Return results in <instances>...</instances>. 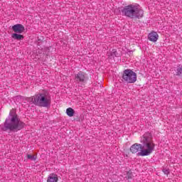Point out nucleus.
Returning <instances> with one entry per match:
<instances>
[{
  "label": "nucleus",
  "mask_w": 182,
  "mask_h": 182,
  "mask_svg": "<svg viewBox=\"0 0 182 182\" xmlns=\"http://www.w3.org/2000/svg\"><path fill=\"white\" fill-rule=\"evenodd\" d=\"M140 143H142L143 145L136 143L130 147V151L132 154L137 153V156L144 157L150 156L154 151V149H156V144H154L153 140V136L149 132L145 133L141 137Z\"/></svg>",
  "instance_id": "nucleus-1"
},
{
  "label": "nucleus",
  "mask_w": 182,
  "mask_h": 182,
  "mask_svg": "<svg viewBox=\"0 0 182 182\" xmlns=\"http://www.w3.org/2000/svg\"><path fill=\"white\" fill-rule=\"evenodd\" d=\"M25 127V123L22 122L14 109H11L9 112V117L6 119L4 122V127L3 130H21Z\"/></svg>",
  "instance_id": "nucleus-2"
},
{
  "label": "nucleus",
  "mask_w": 182,
  "mask_h": 182,
  "mask_svg": "<svg viewBox=\"0 0 182 182\" xmlns=\"http://www.w3.org/2000/svg\"><path fill=\"white\" fill-rule=\"evenodd\" d=\"M121 11L122 15L127 16V18H131V19H140L144 15V11L139 4H129L124 6Z\"/></svg>",
  "instance_id": "nucleus-3"
},
{
  "label": "nucleus",
  "mask_w": 182,
  "mask_h": 182,
  "mask_svg": "<svg viewBox=\"0 0 182 182\" xmlns=\"http://www.w3.org/2000/svg\"><path fill=\"white\" fill-rule=\"evenodd\" d=\"M51 97L46 92H40L33 96V105L40 107H49L50 106Z\"/></svg>",
  "instance_id": "nucleus-4"
},
{
  "label": "nucleus",
  "mask_w": 182,
  "mask_h": 182,
  "mask_svg": "<svg viewBox=\"0 0 182 182\" xmlns=\"http://www.w3.org/2000/svg\"><path fill=\"white\" fill-rule=\"evenodd\" d=\"M122 79L126 83H136L137 82V74L132 70H125L122 74Z\"/></svg>",
  "instance_id": "nucleus-5"
},
{
  "label": "nucleus",
  "mask_w": 182,
  "mask_h": 182,
  "mask_svg": "<svg viewBox=\"0 0 182 182\" xmlns=\"http://www.w3.org/2000/svg\"><path fill=\"white\" fill-rule=\"evenodd\" d=\"M75 82L82 86V85H85L87 82V77L83 73L80 72L75 75Z\"/></svg>",
  "instance_id": "nucleus-6"
},
{
  "label": "nucleus",
  "mask_w": 182,
  "mask_h": 182,
  "mask_svg": "<svg viewBox=\"0 0 182 182\" xmlns=\"http://www.w3.org/2000/svg\"><path fill=\"white\" fill-rule=\"evenodd\" d=\"M12 29L16 33H23L25 31V27L22 24H16L12 26Z\"/></svg>",
  "instance_id": "nucleus-7"
},
{
  "label": "nucleus",
  "mask_w": 182,
  "mask_h": 182,
  "mask_svg": "<svg viewBox=\"0 0 182 182\" xmlns=\"http://www.w3.org/2000/svg\"><path fill=\"white\" fill-rule=\"evenodd\" d=\"M148 39L151 42H157L159 40V34L156 31H152L148 35Z\"/></svg>",
  "instance_id": "nucleus-8"
},
{
  "label": "nucleus",
  "mask_w": 182,
  "mask_h": 182,
  "mask_svg": "<svg viewBox=\"0 0 182 182\" xmlns=\"http://www.w3.org/2000/svg\"><path fill=\"white\" fill-rule=\"evenodd\" d=\"M59 178H58V175L56 173H50L48 176L47 179V182H58Z\"/></svg>",
  "instance_id": "nucleus-9"
},
{
  "label": "nucleus",
  "mask_w": 182,
  "mask_h": 182,
  "mask_svg": "<svg viewBox=\"0 0 182 182\" xmlns=\"http://www.w3.org/2000/svg\"><path fill=\"white\" fill-rule=\"evenodd\" d=\"M22 102H23V103L28 105V106H29V104L33 105V96L31 97L22 98Z\"/></svg>",
  "instance_id": "nucleus-10"
},
{
  "label": "nucleus",
  "mask_w": 182,
  "mask_h": 182,
  "mask_svg": "<svg viewBox=\"0 0 182 182\" xmlns=\"http://www.w3.org/2000/svg\"><path fill=\"white\" fill-rule=\"evenodd\" d=\"M11 38L12 39H15L16 41H22V39H23V36L19 33H14L11 34Z\"/></svg>",
  "instance_id": "nucleus-11"
},
{
  "label": "nucleus",
  "mask_w": 182,
  "mask_h": 182,
  "mask_svg": "<svg viewBox=\"0 0 182 182\" xmlns=\"http://www.w3.org/2000/svg\"><path fill=\"white\" fill-rule=\"evenodd\" d=\"M66 113L69 117H73V116H75V110L71 107H69L66 109Z\"/></svg>",
  "instance_id": "nucleus-12"
},
{
  "label": "nucleus",
  "mask_w": 182,
  "mask_h": 182,
  "mask_svg": "<svg viewBox=\"0 0 182 182\" xmlns=\"http://www.w3.org/2000/svg\"><path fill=\"white\" fill-rule=\"evenodd\" d=\"M176 72V76H180V75H181L182 73V68L181 65H178L176 69L175 70Z\"/></svg>",
  "instance_id": "nucleus-13"
},
{
  "label": "nucleus",
  "mask_w": 182,
  "mask_h": 182,
  "mask_svg": "<svg viewBox=\"0 0 182 182\" xmlns=\"http://www.w3.org/2000/svg\"><path fill=\"white\" fill-rule=\"evenodd\" d=\"M27 158L29 159V160H32L33 161H35V160H36V157H35V155L28 154Z\"/></svg>",
  "instance_id": "nucleus-14"
},
{
  "label": "nucleus",
  "mask_w": 182,
  "mask_h": 182,
  "mask_svg": "<svg viewBox=\"0 0 182 182\" xmlns=\"http://www.w3.org/2000/svg\"><path fill=\"white\" fill-rule=\"evenodd\" d=\"M163 172L164 173V174H168V169H166V168H164V169H163Z\"/></svg>",
  "instance_id": "nucleus-15"
},
{
  "label": "nucleus",
  "mask_w": 182,
  "mask_h": 182,
  "mask_svg": "<svg viewBox=\"0 0 182 182\" xmlns=\"http://www.w3.org/2000/svg\"><path fill=\"white\" fill-rule=\"evenodd\" d=\"M114 55H116V51L114 52Z\"/></svg>",
  "instance_id": "nucleus-16"
}]
</instances>
